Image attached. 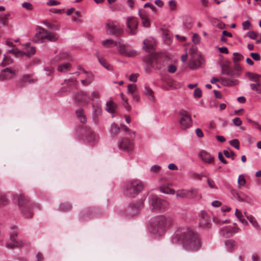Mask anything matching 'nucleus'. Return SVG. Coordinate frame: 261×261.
<instances>
[{"label":"nucleus","instance_id":"1","mask_svg":"<svg viewBox=\"0 0 261 261\" xmlns=\"http://www.w3.org/2000/svg\"><path fill=\"white\" fill-rule=\"evenodd\" d=\"M171 238L173 244L181 241L184 248L187 251H196L201 247L199 234L189 227L178 228Z\"/></svg>","mask_w":261,"mask_h":261},{"label":"nucleus","instance_id":"2","mask_svg":"<svg viewBox=\"0 0 261 261\" xmlns=\"http://www.w3.org/2000/svg\"><path fill=\"white\" fill-rule=\"evenodd\" d=\"M173 224V221L171 217L159 215L151 219L148 229L151 234L160 237L164 235Z\"/></svg>","mask_w":261,"mask_h":261},{"label":"nucleus","instance_id":"3","mask_svg":"<svg viewBox=\"0 0 261 261\" xmlns=\"http://www.w3.org/2000/svg\"><path fill=\"white\" fill-rule=\"evenodd\" d=\"M17 197L18 206L22 215L25 218H32L33 216L32 210L36 204L33 203L24 195L20 194Z\"/></svg>","mask_w":261,"mask_h":261},{"label":"nucleus","instance_id":"4","mask_svg":"<svg viewBox=\"0 0 261 261\" xmlns=\"http://www.w3.org/2000/svg\"><path fill=\"white\" fill-rule=\"evenodd\" d=\"M143 189L142 182L139 179H133L128 182L124 187L125 195L129 197H135Z\"/></svg>","mask_w":261,"mask_h":261},{"label":"nucleus","instance_id":"5","mask_svg":"<svg viewBox=\"0 0 261 261\" xmlns=\"http://www.w3.org/2000/svg\"><path fill=\"white\" fill-rule=\"evenodd\" d=\"M149 207L151 211H165L168 207V203L156 195H151L148 197Z\"/></svg>","mask_w":261,"mask_h":261},{"label":"nucleus","instance_id":"6","mask_svg":"<svg viewBox=\"0 0 261 261\" xmlns=\"http://www.w3.org/2000/svg\"><path fill=\"white\" fill-rule=\"evenodd\" d=\"M165 59L158 54H152L146 56L144 61L155 69H161L165 66Z\"/></svg>","mask_w":261,"mask_h":261},{"label":"nucleus","instance_id":"7","mask_svg":"<svg viewBox=\"0 0 261 261\" xmlns=\"http://www.w3.org/2000/svg\"><path fill=\"white\" fill-rule=\"evenodd\" d=\"M58 39L57 34L47 32L45 29L42 28L39 32L37 33L34 38V41L36 43H42L46 41H56Z\"/></svg>","mask_w":261,"mask_h":261},{"label":"nucleus","instance_id":"8","mask_svg":"<svg viewBox=\"0 0 261 261\" xmlns=\"http://www.w3.org/2000/svg\"><path fill=\"white\" fill-rule=\"evenodd\" d=\"M179 123L182 129H186L190 127L192 125V120L189 113L186 110L182 109L179 112Z\"/></svg>","mask_w":261,"mask_h":261},{"label":"nucleus","instance_id":"9","mask_svg":"<svg viewBox=\"0 0 261 261\" xmlns=\"http://www.w3.org/2000/svg\"><path fill=\"white\" fill-rule=\"evenodd\" d=\"M11 229L10 239L12 242L7 244V247L9 248H13L14 247L20 248L24 246L25 244V242L16 239L18 233L17 227L16 226H13L11 227Z\"/></svg>","mask_w":261,"mask_h":261},{"label":"nucleus","instance_id":"10","mask_svg":"<svg viewBox=\"0 0 261 261\" xmlns=\"http://www.w3.org/2000/svg\"><path fill=\"white\" fill-rule=\"evenodd\" d=\"M143 206V203L142 201H137L134 203H131L128 205L126 210V215L128 217H134L137 215Z\"/></svg>","mask_w":261,"mask_h":261},{"label":"nucleus","instance_id":"11","mask_svg":"<svg viewBox=\"0 0 261 261\" xmlns=\"http://www.w3.org/2000/svg\"><path fill=\"white\" fill-rule=\"evenodd\" d=\"M83 139L88 142H93L97 140L98 136L90 128L85 127L82 128Z\"/></svg>","mask_w":261,"mask_h":261},{"label":"nucleus","instance_id":"12","mask_svg":"<svg viewBox=\"0 0 261 261\" xmlns=\"http://www.w3.org/2000/svg\"><path fill=\"white\" fill-rule=\"evenodd\" d=\"M127 27L129 29V33L132 35H135L138 32V21L137 18L128 17L126 21Z\"/></svg>","mask_w":261,"mask_h":261},{"label":"nucleus","instance_id":"13","mask_svg":"<svg viewBox=\"0 0 261 261\" xmlns=\"http://www.w3.org/2000/svg\"><path fill=\"white\" fill-rule=\"evenodd\" d=\"M75 102L78 105H86L88 103L90 97L84 91L78 92L74 96Z\"/></svg>","mask_w":261,"mask_h":261},{"label":"nucleus","instance_id":"14","mask_svg":"<svg viewBox=\"0 0 261 261\" xmlns=\"http://www.w3.org/2000/svg\"><path fill=\"white\" fill-rule=\"evenodd\" d=\"M134 147L133 142L127 138H123L118 142V147L123 151L131 152Z\"/></svg>","mask_w":261,"mask_h":261},{"label":"nucleus","instance_id":"15","mask_svg":"<svg viewBox=\"0 0 261 261\" xmlns=\"http://www.w3.org/2000/svg\"><path fill=\"white\" fill-rule=\"evenodd\" d=\"M16 75V72L12 69L6 67L2 69L0 72V81L11 80L14 78Z\"/></svg>","mask_w":261,"mask_h":261},{"label":"nucleus","instance_id":"16","mask_svg":"<svg viewBox=\"0 0 261 261\" xmlns=\"http://www.w3.org/2000/svg\"><path fill=\"white\" fill-rule=\"evenodd\" d=\"M237 232V228L230 226L223 227L219 230L220 235L226 238L232 237Z\"/></svg>","mask_w":261,"mask_h":261},{"label":"nucleus","instance_id":"17","mask_svg":"<svg viewBox=\"0 0 261 261\" xmlns=\"http://www.w3.org/2000/svg\"><path fill=\"white\" fill-rule=\"evenodd\" d=\"M106 28L113 35L120 36L122 34V30L120 27L114 22L107 23L106 24Z\"/></svg>","mask_w":261,"mask_h":261},{"label":"nucleus","instance_id":"18","mask_svg":"<svg viewBox=\"0 0 261 261\" xmlns=\"http://www.w3.org/2000/svg\"><path fill=\"white\" fill-rule=\"evenodd\" d=\"M199 224L202 227L210 228L211 226V218L208 214L203 211L201 212Z\"/></svg>","mask_w":261,"mask_h":261},{"label":"nucleus","instance_id":"19","mask_svg":"<svg viewBox=\"0 0 261 261\" xmlns=\"http://www.w3.org/2000/svg\"><path fill=\"white\" fill-rule=\"evenodd\" d=\"M31 74H27L24 75L20 80L17 82L16 86L19 88H22L26 86L28 84H33L36 82V80L32 78Z\"/></svg>","mask_w":261,"mask_h":261},{"label":"nucleus","instance_id":"20","mask_svg":"<svg viewBox=\"0 0 261 261\" xmlns=\"http://www.w3.org/2000/svg\"><path fill=\"white\" fill-rule=\"evenodd\" d=\"M199 156L204 163L210 164L213 162L214 157L206 151H200Z\"/></svg>","mask_w":261,"mask_h":261},{"label":"nucleus","instance_id":"21","mask_svg":"<svg viewBox=\"0 0 261 261\" xmlns=\"http://www.w3.org/2000/svg\"><path fill=\"white\" fill-rule=\"evenodd\" d=\"M220 80L223 85L228 87L235 86L239 83L237 80L229 77H221Z\"/></svg>","mask_w":261,"mask_h":261},{"label":"nucleus","instance_id":"22","mask_svg":"<svg viewBox=\"0 0 261 261\" xmlns=\"http://www.w3.org/2000/svg\"><path fill=\"white\" fill-rule=\"evenodd\" d=\"M231 194L234 198L239 201L245 202L247 200V197L243 193H239L235 190H232Z\"/></svg>","mask_w":261,"mask_h":261},{"label":"nucleus","instance_id":"23","mask_svg":"<svg viewBox=\"0 0 261 261\" xmlns=\"http://www.w3.org/2000/svg\"><path fill=\"white\" fill-rule=\"evenodd\" d=\"M143 48L146 50L154 49V41L153 39H146L143 41Z\"/></svg>","mask_w":261,"mask_h":261},{"label":"nucleus","instance_id":"24","mask_svg":"<svg viewBox=\"0 0 261 261\" xmlns=\"http://www.w3.org/2000/svg\"><path fill=\"white\" fill-rule=\"evenodd\" d=\"M144 94L148 96V98L152 102H154L155 100V98L154 97V93L152 89L147 85L145 86Z\"/></svg>","mask_w":261,"mask_h":261},{"label":"nucleus","instance_id":"25","mask_svg":"<svg viewBox=\"0 0 261 261\" xmlns=\"http://www.w3.org/2000/svg\"><path fill=\"white\" fill-rule=\"evenodd\" d=\"M92 106L93 108V115L94 117L98 116L101 114V106L98 102L92 103Z\"/></svg>","mask_w":261,"mask_h":261},{"label":"nucleus","instance_id":"26","mask_svg":"<svg viewBox=\"0 0 261 261\" xmlns=\"http://www.w3.org/2000/svg\"><path fill=\"white\" fill-rule=\"evenodd\" d=\"M225 245L227 250L229 252H232L234 250L237 246V243L233 240H228L225 241Z\"/></svg>","mask_w":261,"mask_h":261},{"label":"nucleus","instance_id":"27","mask_svg":"<svg viewBox=\"0 0 261 261\" xmlns=\"http://www.w3.org/2000/svg\"><path fill=\"white\" fill-rule=\"evenodd\" d=\"M86 73L87 75L85 79L81 80V83L84 86L90 85L93 80V75L92 73Z\"/></svg>","mask_w":261,"mask_h":261},{"label":"nucleus","instance_id":"28","mask_svg":"<svg viewBox=\"0 0 261 261\" xmlns=\"http://www.w3.org/2000/svg\"><path fill=\"white\" fill-rule=\"evenodd\" d=\"M76 114L79 120L82 123H85L87 121L86 116L84 114V110L83 109H79L76 111Z\"/></svg>","mask_w":261,"mask_h":261},{"label":"nucleus","instance_id":"29","mask_svg":"<svg viewBox=\"0 0 261 261\" xmlns=\"http://www.w3.org/2000/svg\"><path fill=\"white\" fill-rule=\"evenodd\" d=\"M106 106V110L107 112L110 113H114L115 112L116 105L112 100L107 101Z\"/></svg>","mask_w":261,"mask_h":261},{"label":"nucleus","instance_id":"30","mask_svg":"<svg viewBox=\"0 0 261 261\" xmlns=\"http://www.w3.org/2000/svg\"><path fill=\"white\" fill-rule=\"evenodd\" d=\"M71 65L69 63H64L59 65L58 67V70L59 72H65L70 70Z\"/></svg>","mask_w":261,"mask_h":261},{"label":"nucleus","instance_id":"31","mask_svg":"<svg viewBox=\"0 0 261 261\" xmlns=\"http://www.w3.org/2000/svg\"><path fill=\"white\" fill-rule=\"evenodd\" d=\"M246 75L250 81H253L254 82H258L259 81H260L259 79L260 76L258 74L247 72L246 73Z\"/></svg>","mask_w":261,"mask_h":261},{"label":"nucleus","instance_id":"32","mask_svg":"<svg viewBox=\"0 0 261 261\" xmlns=\"http://www.w3.org/2000/svg\"><path fill=\"white\" fill-rule=\"evenodd\" d=\"M11 14L8 12L4 15L0 16V23L3 26L7 25L8 22V20L10 19Z\"/></svg>","mask_w":261,"mask_h":261},{"label":"nucleus","instance_id":"33","mask_svg":"<svg viewBox=\"0 0 261 261\" xmlns=\"http://www.w3.org/2000/svg\"><path fill=\"white\" fill-rule=\"evenodd\" d=\"M255 83L250 84V86L251 90L256 91L257 93H261V83L260 81L258 82H256Z\"/></svg>","mask_w":261,"mask_h":261},{"label":"nucleus","instance_id":"34","mask_svg":"<svg viewBox=\"0 0 261 261\" xmlns=\"http://www.w3.org/2000/svg\"><path fill=\"white\" fill-rule=\"evenodd\" d=\"M9 203V200L7 197V195L5 194H0V207L8 205Z\"/></svg>","mask_w":261,"mask_h":261},{"label":"nucleus","instance_id":"35","mask_svg":"<svg viewBox=\"0 0 261 261\" xmlns=\"http://www.w3.org/2000/svg\"><path fill=\"white\" fill-rule=\"evenodd\" d=\"M247 219L249 221L252 226L257 230L260 229L259 225H258L255 218L252 215H248L247 216Z\"/></svg>","mask_w":261,"mask_h":261},{"label":"nucleus","instance_id":"36","mask_svg":"<svg viewBox=\"0 0 261 261\" xmlns=\"http://www.w3.org/2000/svg\"><path fill=\"white\" fill-rule=\"evenodd\" d=\"M36 53V48L34 46H31L27 48V51L25 52L23 51L22 56L25 55L28 57L30 58L32 55H34Z\"/></svg>","mask_w":261,"mask_h":261},{"label":"nucleus","instance_id":"37","mask_svg":"<svg viewBox=\"0 0 261 261\" xmlns=\"http://www.w3.org/2000/svg\"><path fill=\"white\" fill-rule=\"evenodd\" d=\"M71 207V205L69 203H62L59 205L60 211L64 212H67L70 211Z\"/></svg>","mask_w":261,"mask_h":261},{"label":"nucleus","instance_id":"38","mask_svg":"<svg viewBox=\"0 0 261 261\" xmlns=\"http://www.w3.org/2000/svg\"><path fill=\"white\" fill-rule=\"evenodd\" d=\"M13 62V60L9 56L5 55L3 60L1 63L3 67L8 66Z\"/></svg>","mask_w":261,"mask_h":261},{"label":"nucleus","instance_id":"39","mask_svg":"<svg viewBox=\"0 0 261 261\" xmlns=\"http://www.w3.org/2000/svg\"><path fill=\"white\" fill-rule=\"evenodd\" d=\"M222 73L227 75L233 76L235 74V72L232 70L230 69L228 66H222Z\"/></svg>","mask_w":261,"mask_h":261},{"label":"nucleus","instance_id":"40","mask_svg":"<svg viewBox=\"0 0 261 261\" xmlns=\"http://www.w3.org/2000/svg\"><path fill=\"white\" fill-rule=\"evenodd\" d=\"M119 131L120 127L116 123H112L110 129L111 134L113 136H115L119 133Z\"/></svg>","mask_w":261,"mask_h":261},{"label":"nucleus","instance_id":"41","mask_svg":"<svg viewBox=\"0 0 261 261\" xmlns=\"http://www.w3.org/2000/svg\"><path fill=\"white\" fill-rule=\"evenodd\" d=\"M98 61L100 64L109 70H112V66L110 65L107 61L102 58H98Z\"/></svg>","mask_w":261,"mask_h":261},{"label":"nucleus","instance_id":"42","mask_svg":"<svg viewBox=\"0 0 261 261\" xmlns=\"http://www.w3.org/2000/svg\"><path fill=\"white\" fill-rule=\"evenodd\" d=\"M198 195V190L197 189L188 190L187 198L193 199L196 197Z\"/></svg>","mask_w":261,"mask_h":261},{"label":"nucleus","instance_id":"43","mask_svg":"<svg viewBox=\"0 0 261 261\" xmlns=\"http://www.w3.org/2000/svg\"><path fill=\"white\" fill-rule=\"evenodd\" d=\"M43 24L53 30L57 31L60 29V25L58 24H52L48 22L47 21H44Z\"/></svg>","mask_w":261,"mask_h":261},{"label":"nucleus","instance_id":"44","mask_svg":"<svg viewBox=\"0 0 261 261\" xmlns=\"http://www.w3.org/2000/svg\"><path fill=\"white\" fill-rule=\"evenodd\" d=\"M137 92V88L135 85L129 84L127 86V93L130 95Z\"/></svg>","mask_w":261,"mask_h":261},{"label":"nucleus","instance_id":"45","mask_svg":"<svg viewBox=\"0 0 261 261\" xmlns=\"http://www.w3.org/2000/svg\"><path fill=\"white\" fill-rule=\"evenodd\" d=\"M188 190H179L176 192V196L181 198H187Z\"/></svg>","mask_w":261,"mask_h":261},{"label":"nucleus","instance_id":"46","mask_svg":"<svg viewBox=\"0 0 261 261\" xmlns=\"http://www.w3.org/2000/svg\"><path fill=\"white\" fill-rule=\"evenodd\" d=\"M233 56V61L234 63H238L243 59V56L238 53H234Z\"/></svg>","mask_w":261,"mask_h":261},{"label":"nucleus","instance_id":"47","mask_svg":"<svg viewBox=\"0 0 261 261\" xmlns=\"http://www.w3.org/2000/svg\"><path fill=\"white\" fill-rule=\"evenodd\" d=\"M160 191L163 193L168 194H172V195H173L175 193V191L172 189H170V188H168L160 187Z\"/></svg>","mask_w":261,"mask_h":261},{"label":"nucleus","instance_id":"48","mask_svg":"<svg viewBox=\"0 0 261 261\" xmlns=\"http://www.w3.org/2000/svg\"><path fill=\"white\" fill-rule=\"evenodd\" d=\"M223 153L226 158H231L232 160H234L236 158V154L233 151L229 152L228 150H223Z\"/></svg>","mask_w":261,"mask_h":261},{"label":"nucleus","instance_id":"49","mask_svg":"<svg viewBox=\"0 0 261 261\" xmlns=\"http://www.w3.org/2000/svg\"><path fill=\"white\" fill-rule=\"evenodd\" d=\"M188 66L189 68L191 69H195L198 68L199 66L198 64V62L195 60H191L189 62Z\"/></svg>","mask_w":261,"mask_h":261},{"label":"nucleus","instance_id":"50","mask_svg":"<svg viewBox=\"0 0 261 261\" xmlns=\"http://www.w3.org/2000/svg\"><path fill=\"white\" fill-rule=\"evenodd\" d=\"M102 44L103 45H105V46H106V45L116 46V45H117L116 42L115 41H114L113 40L110 39H106V40H104L103 41H102Z\"/></svg>","mask_w":261,"mask_h":261},{"label":"nucleus","instance_id":"51","mask_svg":"<svg viewBox=\"0 0 261 261\" xmlns=\"http://www.w3.org/2000/svg\"><path fill=\"white\" fill-rule=\"evenodd\" d=\"M238 184L241 186H244L246 184V180L243 174H241L239 176L238 179Z\"/></svg>","mask_w":261,"mask_h":261},{"label":"nucleus","instance_id":"52","mask_svg":"<svg viewBox=\"0 0 261 261\" xmlns=\"http://www.w3.org/2000/svg\"><path fill=\"white\" fill-rule=\"evenodd\" d=\"M229 144L231 146L234 147L237 149L240 148V143L238 139H232L229 141Z\"/></svg>","mask_w":261,"mask_h":261},{"label":"nucleus","instance_id":"53","mask_svg":"<svg viewBox=\"0 0 261 261\" xmlns=\"http://www.w3.org/2000/svg\"><path fill=\"white\" fill-rule=\"evenodd\" d=\"M7 53L13 54L15 55L16 57H18L19 56H22L23 51L19 50L18 49H11L10 50H9Z\"/></svg>","mask_w":261,"mask_h":261},{"label":"nucleus","instance_id":"54","mask_svg":"<svg viewBox=\"0 0 261 261\" xmlns=\"http://www.w3.org/2000/svg\"><path fill=\"white\" fill-rule=\"evenodd\" d=\"M202 176H205L204 175L201 174H198L195 172L192 173L191 177L195 179L202 180Z\"/></svg>","mask_w":261,"mask_h":261},{"label":"nucleus","instance_id":"55","mask_svg":"<svg viewBox=\"0 0 261 261\" xmlns=\"http://www.w3.org/2000/svg\"><path fill=\"white\" fill-rule=\"evenodd\" d=\"M192 40L195 44H198L200 42V37L198 34H195L193 36Z\"/></svg>","mask_w":261,"mask_h":261},{"label":"nucleus","instance_id":"56","mask_svg":"<svg viewBox=\"0 0 261 261\" xmlns=\"http://www.w3.org/2000/svg\"><path fill=\"white\" fill-rule=\"evenodd\" d=\"M123 54H124L126 56L133 57L135 55L136 51L133 50H128L127 49H125L124 50V51L123 53Z\"/></svg>","mask_w":261,"mask_h":261},{"label":"nucleus","instance_id":"57","mask_svg":"<svg viewBox=\"0 0 261 261\" xmlns=\"http://www.w3.org/2000/svg\"><path fill=\"white\" fill-rule=\"evenodd\" d=\"M138 12H139V15L142 20H144V19L147 18L146 13L145 10L140 9L139 10Z\"/></svg>","mask_w":261,"mask_h":261},{"label":"nucleus","instance_id":"58","mask_svg":"<svg viewBox=\"0 0 261 261\" xmlns=\"http://www.w3.org/2000/svg\"><path fill=\"white\" fill-rule=\"evenodd\" d=\"M22 7L28 10H31L33 8V5L28 2H24L22 5Z\"/></svg>","mask_w":261,"mask_h":261},{"label":"nucleus","instance_id":"59","mask_svg":"<svg viewBox=\"0 0 261 261\" xmlns=\"http://www.w3.org/2000/svg\"><path fill=\"white\" fill-rule=\"evenodd\" d=\"M232 122H233V123L234 124V125L237 126H239L241 125L242 124V122L241 120L239 117H235L232 120Z\"/></svg>","mask_w":261,"mask_h":261},{"label":"nucleus","instance_id":"60","mask_svg":"<svg viewBox=\"0 0 261 261\" xmlns=\"http://www.w3.org/2000/svg\"><path fill=\"white\" fill-rule=\"evenodd\" d=\"M194 95L196 98H200L202 95V91L200 88H196L194 91Z\"/></svg>","mask_w":261,"mask_h":261},{"label":"nucleus","instance_id":"61","mask_svg":"<svg viewBox=\"0 0 261 261\" xmlns=\"http://www.w3.org/2000/svg\"><path fill=\"white\" fill-rule=\"evenodd\" d=\"M250 56L255 61H259L260 60V55L257 53H251Z\"/></svg>","mask_w":261,"mask_h":261},{"label":"nucleus","instance_id":"62","mask_svg":"<svg viewBox=\"0 0 261 261\" xmlns=\"http://www.w3.org/2000/svg\"><path fill=\"white\" fill-rule=\"evenodd\" d=\"M144 7H149L151 9V10L153 12H154V13L156 12L157 10H156V8L150 3H146V4H144Z\"/></svg>","mask_w":261,"mask_h":261},{"label":"nucleus","instance_id":"63","mask_svg":"<svg viewBox=\"0 0 261 261\" xmlns=\"http://www.w3.org/2000/svg\"><path fill=\"white\" fill-rule=\"evenodd\" d=\"M160 166L158 165L152 166L150 168V171L153 173H157L160 170Z\"/></svg>","mask_w":261,"mask_h":261},{"label":"nucleus","instance_id":"64","mask_svg":"<svg viewBox=\"0 0 261 261\" xmlns=\"http://www.w3.org/2000/svg\"><path fill=\"white\" fill-rule=\"evenodd\" d=\"M248 36L252 39H256L257 38V35L256 33H255L253 31H249L247 33Z\"/></svg>","mask_w":261,"mask_h":261}]
</instances>
